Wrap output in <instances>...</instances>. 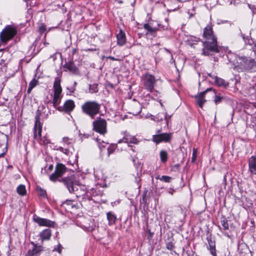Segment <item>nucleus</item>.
<instances>
[{
  "instance_id": "f257e3e1",
  "label": "nucleus",
  "mask_w": 256,
  "mask_h": 256,
  "mask_svg": "<svg viewBox=\"0 0 256 256\" xmlns=\"http://www.w3.org/2000/svg\"><path fill=\"white\" fill-rule=\"evenodd\" d=\"M203 36L205 38L211 42L206 41L204 42L202 54L208 56L219 52L216 38L214 35L212 24H208L204 28Z\"/></svg>"
},
{
  "instance_id": "f03ea898",
  "label": "nucleus",
  "mask_w": 256,
  "mask_h": 256,
  "mask_svg": "<svg viewBox=\"0 0 256 256\" xmlns=\"http://www.w3.org/2000/svg\"><path fill=\"white\" fill-rule=\"evenodd\" d=\"M62 181L66 186L70 192H74L76 197H81L84 196L87 192V188L84 185L77 184L74 176H70L62 179Z\"/></svg>"
},
{
  "instance_id": "7ed1b4c3",
  "label": "nucleus",
  "mask_w": 256,
  "mask_h": 256,
  "mask_svg": "<svg viewBox=\"0 0 256 256\" xmlns=\"http://www.w3.org/2000/svg\"><path fill=\"white\" fill-rule=\"evenodd\" d=\"M82 112L92 119L100 112V104L96 101L88 100L84 102L81 106Z\"/></svg>"
},
{
  "instance_id": "20e7f679",
  "label": "nucleus",
  "mask_w": 256,
  "mask_h": 256,
  "mask_svg": "<svg viewBox=\"0 0 256 256\" xmlns=\"http://www.w3.org/2000/svg\"><path fill=\"white\" fill-rule=\"evenodd\" d=\"M53 87L54 97L52 103L54 106L56 108L60 103L62 98V88L60 86V80L59 78L57 77L55 78Z\"/></svg>"
},
{
  "instance_id": "39448f33",
  "label": "nucleus",
  "mask_w": 256,
  "mask_h": 256,
  "mask_svg": "<svg viewBox=\"0 0 256 256\" xmlns=\"http://www.w3.org/2000/svg\"><path fill=\"white\" fill-rule=\"evenodd\" d=\"M238 69L242 71H248L256 66V63L252 58H247L246 57H238L237 60Z\"/></svg>"
},
{
  "instance_id": "423d86ee",
  "label": "nucleus",
  "mask_w": 256,
  "mask_h": 256,
  "mask_svg": "<svg viewBox=\"0 0 256 256\" xmlns=\"http://www.w3.org/2000/svg\"><path fill=\"white\" fill-rule=\"evenodd\" d=\"M17 33L16 29L11 26H7L0 34V38L2 42L6 44L12 39Z\"/></svg>"
},
{
  "instance_id": "0eeeda50",
  "label": "nucleus",
  "mask_w": 256,
  "mask_h": 256,
  "mask_svg": "<svg viewBox=\"0 0 256 256\" xmlns=\"http://www.w3.org/2000/svg\"><path fill=\"white\" fill-rule=\"evenodd\" d=\"M92 126L93 130L102 135L107 133V122L102 118L99 117L93 121Z\"/></svg>"
},
{
  "instance_id": "6e6552de",
  "label": "nucleus",
  "mask_w": 256,
  "mask_h": 256,
  "mask_svg": "<svg viewBox=\"0 0 256 256\" xmlns=\"http://www.w3.org/2000/svg\"><path fill=\"white\" fill-rule=\"evenodd\" d=\"M160 130L157 131V134L152 136V141L156 144L162 142H169L172 138V133H160Z\"/></svg>"
},
{
  "instance_id": "1a4fd4ad",
  "label": "nucleus",
  "mask_w": 256,
  "mask_h": 256,
  "mask_svg": "<svg viewBox=\"0 0 256 256\" xmlns=\"http://www.w3.org/2000/svg\"><path fill=\"white\" fill-rule=\"evenodd\" d=\"M66 167L62 164H58L56 167L55 172L50 176V179L53 182L61 177L66 171Z\"/></svg>"
},
{
  "instance_id": "9d476101",
  "label": "nucleus",
  "mask_w": 256,
  "mask_h": 256,
  "mask_svg": "<svg viewBox=\"0 0 256 256\" xmlns=\"http://www.w3.org/2000/svg\"><path fill=\"white\" fill-rule=\"evenodd\" d=\"M156 82L155 78L150 74H146L144 77V84L145 89L149 92H152Z\"/></svg>"
},
{
  "instance_id": "9b49d317",
  "label": "nucleus",
  "mask_w": 256,
  "mask_h": 256,
  "mask_svg": "<svg viewBox=\"0 0 256 256\" xmlns=\"http://www.w3.org/2000/svg\"><path fill=\"white\" fill-rule=\"evenodd\" d=\"M35 120L34 137L35 140H38L40 138H41L42 130L40 114H37L35 116Z\"/></svg>"
},
{
  "instance_id": "f8f14e48",
  "label": "nucleus",
  "mask_w": 256,
  "mask_h": 256,
  "mask_svg": "<svg viewBox=\"0 0 256 256\" xmlns=\"http://www.w3.org/2000/svg\"><path fill=\"white\" fill-rule=\"evenodd\" d=\"M34 221L40 226L54 227L55 222L46 218H41L36 215L33 216Z\"/></svg>"
},
{
  "instance_id": "ddd939ff",
  "label": "nucleus",
  "mask_w": 256,
  "mask_h": 256,
  "mask_svg": "<svg viewBox=\"0 0 256 256\" xmlns=\"http://www.w3.org/2000/svg\"><path fill=\"white\" fill-rule=\"evenodd\" d=\"M123 142L128 144H138V140H137L136 138H135V136H131L127 134L126 132L124 133V136L123 137V138L122 140H120L118 141V143L120 144Z\"/></svg>"
},
{
  "instance_id": "4468645a",
  "label": "nucleus",
  "mask_w": 256,
  "mask_h": 256,
  "mask_svg": "<svg viewBox=\"0 0 256 256\" xmlns=\"http://www.w3.org/2000/svg\"><path fill=\"white\" fill-rule=\"evenodd\" d=\"M74 102L72 100H67L64 104L63 106H59L57 109L60 111H64L66 112H70L74 108Z\"/></svg>"
},
{
  "instance_id": "2eb2a0df",
  "label": "nucleus",
  "mask_w": 256,
  "mask_h": 256,
  "mask_svg": "<svg viewBox=\"0 0 256 256\" xmlns=\"http://www.w3.org/2000/svg\"><path fill=\"white\" fill-rule=\"evenodd\" d=\"M212 88H208L206 90L200 92L196 96L195 98L198 106L200 108H202L203 104L206 102V100L204 98V96L210 90H212Z\"/></svg>"
},
{
  "instance_id": "dca6fc26",
  "label": "nucleus",
  "mask_w": 256,
  "mask_h": 256,
  "mask_svg": "<svg viewBox=\"0 0 256 256\" xmlns=\"http://www.w3.org/2000/svg\"><path fill=\"white\" fill-rule=\"evenodd\" d=\"M248 170L250 172L256 175V157L252 156L248 160Z\"/></svg>"
},
{
  "instance_id": "f3484780",
  "label": "nucleus",
  "mask_w": 256,
  "mask_h": 256,
  "mask_svg": "<svg viewBox=\"0 0 256 256\" xmlns=\"http://www.w3.org/2000/svg\"><path fill=\"white\" fill-rule=\"evenodd\" d=\"M206 240L208 245V248L210 250V254L213 256H216L215 241L212 240L210 236H208Z\"/></svg>"
},
{
  "instance_id": "a211bd4d",
  "label": "nucleus",
  "mask_w": 256,
  "mask_h": 256,
  "mask_svg": "<svg viewBox=\"0 0 256 256\" xmlns=\"http://www.w3.org/2000/svg\"><path fill=\"white\" fill-rule=\"evenodd\" d=\"M32 244L34 245V248L32 250H30L26 254V256H34L36 254H39L43 250V248L42 246H38L34 242H32Z\"/></svg>"
},
{
  "instance_id": "6ab92c4d",
  "label": "nucleus",
  "mask_w": 256,
  "mask_h": 256,
  "mask_svg": "<svg viewBox=\"0 0 256 256\" xmlns=\"http://www.w3.org/2000/svg\"><path fill=\"white\" fill-rule=\"evenodd\" d=\"M39 236L42 242L48 240L52 236V231L50 228L44 229L40 233Z\"/></svg>"
},
{
  "instance_id": "aec40b11",
  "label": "nucleus",
  "mask_w": 256,
  "mask_h": 256,
  "mask_svg": "<svg viewBox=\"0 0 256 256\" xmlns=\"http://www.w3.org/2000/svg\"><path fill=\"white\" fill-rule=\"evenodd\" d=\"M117 44L120 46H124L126 42V37L125 33L120 30L119 33L116 35Z\"/></svg>"
},
{
  "instance_id": "412c9836",
  "label": "nucleus",
  "mask_w": 256,
  "mask_h": 256,
  "mask_svg": "<svg viewBox=\"0 0 256 256\" xmlns=\"http://www.w3.org/2000/svg\"><path fill=\"white\" fill-rule=\"evenodd\" d=\"M107 220L108 222V225L111 226L116 223V216L112 212L106 213Z\"/></svg>"
},
{
  "instance_id": "4be33fe9",
  "label": "nucleus",
  "mask_w": 256,
  "mask_h": 256,
  "mask_svg": "<svg viewBox=\"0 0 256 256\" xmlns=\"http://www.w3.org/2000/svg\"><path fill=\"white\" fill-rule=\"evenodd\" d=\"M166 112H162L158 113L156 116H151V119L155 122H159L163 119H166Z\"/></svg>"
},
{
  "instance_id": "5701e85b",
  "label": "nucleus",
  "mask_w": 256,
  "mask_h": 256,
  "mask_svg": "<svg viewBox=\"0 0 256 256\" xmlns=\"http://www.w3.org/2000/svg\"><path fill=\"white\" fill-rule=\"evenodd\" d=\"M64 67L73 74H76L78 72V68L73 62L66 63Z\"/></svg>"
},
{
  "instance_id": "b1692460",
  "label": "nucleus",
  "mask_w": 256,
  "mask_h": 256,
  "mask_svg": "<svg viewBox=\"0 0 256 256\" xmlns=\"http://www.w3.org/2000/svg\"><path fill=\"white\" fill-rule=\"evenodd\" d=\"M216 84L218 86L226 88L228 86V82H226L222 78L216 77L214 81Z\"/></svg>"
},
{
  "instance_id": "393cba45",
  "label": "nucleus",
  "mask_w": 256,
  "mask_h": 256,
  "mask_svg": "<svg viewBox=\"0 0 256 256\" xmlns=\"http://www.w3.org/2000/svg\"><path fill=\"white\" fill-rule=\"evenodd\" d=\"M17 192L22 196H24L26 194V186L24 184L19 185L16 188Z\"/></svg>"
},
{
  "instance_id": "a878e982",
  "label": "nucleus",
  "mask_w": 256,
  "mask_h": 256,
  "mask_svg": "<svg viewBox=\"0 0 256 256\" xmlns=\"http://www.w3.org/2000/svg\"><path fill=\"white\" fill-rule=\"evenodd\" d=\"M160 156L161 162L162 163H166L168 158V154L166 150H162L160 152Z\"/></svg>"
},
{
  "instance_id": "bb28decb",
  "label": "nucleus",
  "mask_w": 256,
  "mask_h": 256,
  "mask_svg": "<svg viewBox=\"0 0 256 256\" xmlns=\"http://www.w3.org/2000/svg\"><path fill=\"white\" fill-rule=\"evenodd\" d=\"M220 222L224 230H228V229L229 225L228 222V220L224 216L221 218Z\"/></svg>"
},
{
  "instance_id": "cd10ccee",
  "label": "nucleus",
  "mask_w": 256,
  "mask_h": 256,
  "mask_svg": "<svg viewBox=\"0 0 256 256\" xmlns=\"http://www.w3.org/2000/svg\"><path fill=\"white\" fill-rule=\"evenodd\" d=\"M62 142L64 146H70L74 142V140L72 138H69L68 137H64L62 139Z\"/></svg>"
},
{
  "instance_id": "c85d7f7f",
  "label": "nucleus",
  "mask_w": 256,
  "mask_h": 256,
  "mask_svg": "<svg viewBox=\"0 0 256 256\" xmlns=\"http://www.w3.org/2000/svg\"><path fill=\"white\" fill-rule=\"evenodd\" d=\"M144 28L148 31V32H150L152 34L157 30L156 28L152 27L148 24H145L144 26Z\"/></svg>"
},
{
  "instance_id": "c756f323",
  "label": "nucleus",
  "mask_w": 256,
  "mask_h": 256,
  "mask_svg": "<svg viewBox=\"0 0 256 256\" xmlns=\"http://www.w3.org/2000/svg\"><path fill=\"white\" fill-rule=\"evenodd\" d=\"M38 141L40 144H47L50 142V140L46 136H41V138H40Z\"/></svg>"
},
{
  "instance_id": "7c9ffc66",
  "label": "nucleus",
  "mask_w": 256,
  "mask_h": 256,
  "mask_svg": "<svg viewBox=\"0 0 256 256\" xmlns=\"http://www.w3.org/2000/svg\"><path fill=\"white\" fill-rule=\"evenodd\" d=\"M37 190H38V196H40L42 198L46 197V191L42 189L41 187L38 186Z\"/></svg>"
},
{
  "instance_id": "2f4dec72",
  "label": "nucleus",
  "mask_w": 256,
  "mask_h": 256,
  "mask_svg": "<svg viewBox=\"0 0 256 256\" xmlns=\"http://www.w3.org/2000/svg\"><path fill=\"white\" fill-rule=\"evenodd\" d=\"M156 179H159L160 180L164 182H170L172 179V178L170 176H162L160 178V176H158L156 177Z\"/></svg>"
},
{
  "instance_id": "473e14b6",
  "label": "nucleus",
  "mask_w": 256,
  "mask_h": 256,
  "mask_svg": "<svg viewBox=\"0 0 256 256\" xmlns=\"http://www.w3.org/2000/svg\"><path fill=\"white\" fill-rule=\"evenodd\" d=\"M58 150H60V152L64 153V154L66 155H69L70 154V150L68 148H64L62 146H60Z\"/></svg>"
},
{
  "instance_id": "72a5a7b5",
  "label": "nucleus",
  "mask_w": 256,
  "mask_h": 256,
  "mask_svg": "<svg viewBox=\"0 0 256 256\" xmlns=\"http://www.w3.org/2000/svg\"><path fill=\"white\" fill-rule=\"evenodd\" d=\"M198 150L196 148H194L192 150V162H194L197 158Z\"/></svg>"
},
{
  "instance_id": "f704fd0d",
  "label": "nucleus",
  "mask_w": 256,
  "mask_h": 256,
  "mask_svg": "<svg viewBox=\"0 0 256 256\" xmlns=\"http://www.w3.org/2000/svg\"><path fill=\"white\" fill-rule=\"evenodd\" d=\"M211 91H212L213 92V94H214L215 98H214V101L215 104H217L220 102L221 101V100H222V98L219 96H216V92L214 90L212 89V90Z\"/></svg>"
},
{
  "instance_id": "c9c22d12",
  "label": "nucleus",
  "mask_w": 256,
  "mask_h": 256,
  "mask_svg": "<svg viewBox=\"0 0 256 256\" xmlns=\"http://www.w3.org/2000/svg\"><path fill=\"white\" fill-rule=\"evenodd\" d=\"M166 248L168 250H172L174 248V245L172 242H170L166 243Z\"/></svg>"
},
{
  "instance_id": "e433bc0d",
  "label": "nucleus",
  "mask_w": 256,
  "mask_h": 256,
  "mask_svg": "<svg viewBox=\"0 0 256 256\" xmlns=\"http://www.w3.org/2000/svg\"><path fill=\"white\" fill-rule=\"evenodd\" d=\"M115 148V145L110 146L108 148V155L109 156L110 154H112L114 152Z\"/></svg>"
},
{
  "instance_id": "4c0bfd02",
  "label": "nucleus",
  "mask_w": 256,
  "mask_h": 256,
  "mask_svg": "<svg viewBox=\"0 0 256 256\" xmlns=\"http://www.w3.org/2000/svg\"><path fill=\"white\" fill-rule=\"evenodd\" d=\"M46 30V26L44 24H42L39 27V32L40 33H44Z\"/></svg>"
},
{
  "instance_id": "58836bf2",
  "label": "nucleus",
  "mask_w": 256,
  "mask_h": 256,
  "mask_svg": "<svg viewBox=\"0 0 256 256\" xmlns=\"http://www.w3.org/2000/svg\"><path fill=\"white\" fill-rule=\"evenodd\" d=\"M37 84V80L35 79H33L30 83L29 86L32 88H34Z\"/></svg>"
},
{
  "instance_id": "ea45409f",
  "label": "nucleus",
  "mask_w": 256,
  "mask_h": 256,
  "mask_svg": "<svg viewBox=\"0 0 256 256\" xmlns=\"http://www.w3.org/2000/svg\"><path fill=\"white\" fill-rule=\"evenodd\" d=\"M62 246L61 244H58L57 246V248H55L54 249V251H56L58 252V253L60 254L61 253V252H62Z\"/></svg>"
},
{
  "instance_id": "a19ab883",
  "label": "nucleus",
  "mask_w": 256,
  "mask_h": 256,
  "mask_svg": "<svg viewBox=\"0 0 256 256\" xmlns=\"http://www.w3.org/2000/svg\"><path fill=\"white\" fill-rule=\"evenodd\" d=\"M107 58L110 59V60H117V59H116L114 57L111 56H108Z\"/></svg>"
},
{
  "instance_id": "79ce46f5",
  "label": "nucleus",
  "mask_w": 256,
  "mask_h": 256,
  "mask_svg": "<svg viewBox=\"0 0 256 256\" xmlns=\"http://www.w3.org/2000/svg\"><path fill=\"white\" fill-rule=\"evenodd\" d=\"M32 88H30V86H28V90H27V92H28V94H30V93L31 92V91H32Z\"/></svg>"
},
{
  "instance_id": "37998d69",
  "label": "nucleus",
  "mask_w": 256,
  "mask_h": 256,
  "mask_svg": "<svg viewBox=\"0 0 256 256\" xmlns=\"http://www.w3.org/2000/svg\"><path fill=\"white\" fill-rule=\"evenodd\" d=\"M145 197H146V194H143L142 196V199H143V200H144V198H145Z\"/></svg>"
},
{
  "instance_id": "c03bdc74",
  "label": "nucleus",
  "mask_w": 256,
  "mask_h": 256,
  "mask_svg": "<svg viewBox=\"0 0 256 256\" xmlns=\"http://www.w3.org/2000/svg\"><path fill=\"white\" fill-rule=\"evenodd\" d=\"M44 44L45 46H46V45L48 44V42H44Z\"/></svg>"
},
{
  "instance_id": "a18cd8bd",
  "label": "nucleus",
  "mask_w": 256,
  "mask_h": 256,
  "mask_svg": "<svg viewBox=\"0 0 256 256\" xmlns=\"http://www.w3.org/2000/svg\"><path fill=\"white\" fill-rule=\"evenodd\" d=\"M4 154H2L0 155V156H4Z\"/></svg>"
},
{
  "instance_id": "49530a36",
  "label": "nucleus",
  "mask_w": 256,
  "mask_h": 256,
  "mask_svg": "<svg viewBox=\"0 0 256 256\" xmlns=\"http://www.w3.org/2000/svg\"><path fill=\"white\" fill-rule=\"evenodd\" d=\"M254 48H255V49L256 50V42L254 44Z\"/></svg>"
},
{
  "instance_id": "de8ad7c7",
  "label": "nucleus",
  "mask_w": 256,
  "mask_h": 256,
  "mask_svg": "<svg viewBox=\"0 0 256 256\" xmlns=\"http://www.w3.org/2000/svg\"><path fill=\"white\" fill-rule=\"evenodd\" d=\"M76 84H77L76 82H74V86H76Z\"/></svg>"
},
{
  "instance_id": "09e8293b",
  "label": "nucleus",
  "mask_w": 256,
  "mask_h": 256,
  "mask_svg": "<svg viewBox=\"0 0 256 256\" xmlns=\"http://www.w3.org/2000/svg\"><path fill=\"white\" fill-rule=\"evenodd\" d=\"M170 193L171 194H173L172 192H170Z\"/></svg>"
},
{
  "instance_id": "8fccbe9b",
  "label": "nucleus",
  "mask_w": 256,
  "mask_h": 256,
  "mask_svg": "<svg viewBox=\"0 0 256 256\" xmlns=\"http://www.w3.org/2000/svg\"><path fill=\"white\" fill-rule=\"evenodd\" d=\"M102 147H104L105 146H103V145H102Z\"/></svg>"
}]
</instances>
